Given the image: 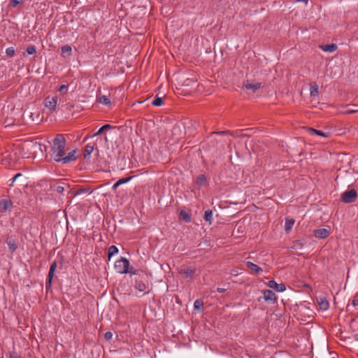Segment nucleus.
I'll use <instances>...</instances> for the list:
<instances>
[{
  "label": "nucleus",
  "instance_id": "obj_4",
  "mask_svg": "<svg viewBox=\"0 0 358 358\" xmlns=\"http://www.w3.org/2000/svg\"><path fill=\"white\" fill-rule=\"evenodd\" d=\"M357 197V193L355 189L344 192L341 196V201L345 203L355 202Z\"/></svg>",
  "mask_w": 358,
  "mask_h": 358
},
{
  "label": "nucleus",
  "instance_id": "obj_21",
  "mask_svg": "<svg viewBox=\"0 0 358 358\" xmlns=\"http://www.w3.org/2000/svg\"><path fill=\"white\" fill-rule=\"evenodd\" d=\"M305 241L303 240H296L293 242V245L292 246V248L294 250H301L303 248V245H305Z\"/></svg>",
  "mask_w": 358,
  "mask_h": 358
},
{
  "label": "nucleus",
  "instance_id": "obj_33",
  "mask_svg": "<svg viewBox=\"0 0 358 358\" xmlns=\"http://www.w3.org/2000/svg\"><path fill=\"white\" fill-rule=\"evenodd\" d=\"M132 178H133V176H129V177H127V178H121V179L118 180L117 181V182L118 185H121L122 184L128 182Z\"/></svg>",
  "mask_w": 358,
  "mask_h": 358
},
{
  "label": "nucleus",
  "instance_id": "obj_20",
  "mask_svg": "<svg viewBox=\"0 0 358 358\" xmlns=\"http://www.w3.org/2000/svg\"><path fill=\"white\" fill-rule=\"evenodd\" d=\"M322 50L324 52H333L336 50L337 45L334 43L330 45H326L321 47Z\"/></svg>",
  "mask_w": 358,
  "mask_h": 358
},
{
  "label": "nucleus",
  "instance_id": "obj_11",
  "mask_svg": "<svg viewBox=\"0 0 358 358\" xmlns=\"http://www.w3.org/2000/svg\"><path fill=\"white\" fill-rule=\"evenodd\" d=\"M76 152V150H73L71 151L70 152H69V154L67 155H64L62 158V161H61V162H62L63 164H68V163L75 161L77 159V157L75 155Z\"/></svg>",
  "mask_w": 358,
  "mask_h": 358
},
{
  "label": "nucleus",
  "instance_id": "obj_27",
  "mask_svg": "<svg viewBox=\"0 0 358 358\" xmlns=\"http://www.w3.org/2000/svg\"><path fill=\"white\" fill-rule=\"evenodd\" d=\"M196 183L199 186L206 185L207 184L206 177L203 174L199 175L196 179Z\"/></svg>",
  "mask_w": 358,
  "mask_h": 358
},
{
  "label": "nucleus",
  "instance_id": "obj_17",
  "mask_svg": "<svg viewBox=\"0 0 358 358\" xmlns=\"http://www.w3.org/2000/svg\"><path fill=\"white\" fill-rule=\"evenodd\" d=\"M319 303L320 308L323 310H327L329 307V301L324 298H320V300H317Z\"/></svg>",
  "mask_w": 358,
  "mask_h": 358
},
{
  "label": "nucleus",
  "instance_id": "obj_18",
  "mask_svg": "<svg viewBox=\"0 0 358 358\" xmlns=\"http://www.w3.org/2000/svg\"><path fill=\"white\" fill-rule=\"evenodd\" d=\"M346 110L343 112L344 114H352L358 112L357 105H347Z\"/></svg>",
  "mask_w": 358,
  "mask_h": 358
},
{
  "label": "nucleus",
  "instance_id": "obj_25",
  "mask_svg": "<svg viewBox=\"0 0 358 358\" xmlns=\"http://www.w3.org/2000/svg\"><path fill=\"white\" fill-rule=\"evenodd\" d=\"M203 219L209 224H211L213 222V211L211 210H206L204 213Z\"/></svg>",
  "mask_w": 358,
  "mask_h": 358
},
{
  "label": "nucleus",
  "instance_id": "obj_24",
  "mask_svg": "<svg viewBox=\"0 0 358 358\" xmlns=\"http://www.w3.org/2000/svg\"><path fill=\"white\" fill-rule=\"evenodd\" d=\"M94 148V145H87L85 148V150H84V157L85 158H87L88 157L90 156V155L92 154V152H93Z\"/></svg>",
  "mask_w": 358,
  "mask_h": 358
},
{
  "label": "nucleus",
  "instance_id": "obj_19",
  "mask_svg": "<svg viewBox=\"0 0 358 358\" xmlns=\"http://www.w3.org/2000/svg\"><path fill=\"white\" fill-rule=\"evenodd\" d=\"M61 52L63 57L69 56L71 55L72 48L70 45H65L62 47Z\"/></svg>",
  "mask_w": 358,
  "mask_h": 358
},
{
  "label": "nucleus",
  "instance_id": "obj_15",
  "mask_svg": "<svg viewBox=\"0 0 358 358\" xmlns=\"http://www.w3.org/2000/svg\"><path fill=\"white\" fill-rule=\"evenodd\" d=\"M319 87L315 82L310 83V94L311 96H317L319 94Z\"/></svg>",
  "mask_w": 358,
  "mask_h": 358
},
{
  "label": "nucleus",
  "instance_id": "obj_35",
  "mask_svg": "<svg viewBox=\"0 0 358 358\" xmlns=\"http://www.w3.org/2000/svg\"><path fill=\"white\" fill-rule=\"evenodd\" d=\"M29 55H34L36 52V48L34 45H29L26 50Z\"/></svg>",
  "mask_w": 358,
  "mask_h": 358
},
{
  "label": "nucleus",
  "instance_id": "obj_47",
  "mask_svg": "<svg viewBox=\"0 0 358 358\" xmlns=\"http://www.w3.org/2000/svg\"><path fill=\"white\" fill-rule=\"evenodd\" d=\"M217 291L218 292H225V291H226V289H224V288H220V287H218V288L217 289Z\"/></svg>",
  "mask_w": 358,
  "mask_h": 358
},
{
  "label": "nucleus",
  "instance_id": "obj_2",
  "mask_svg": "<svg viewBox=\"0 0 358 358\" xmlns=\"http://www.w3.org/2000/svg\"><path fill=\"white\" fill-rule=\"evenodd\" d=\"M135 288L140 292H145L148 288V276L145 273H142L136 278Z\"/></svg>",
  "mask_w": 358,
  "mask_h": 358
},
{
  "label": "nucleus",
  "instance_id": "obj_38",
  "mask_svg": "<svg viewBox=\"0 0 358 358\" xmlns=\"http://www.w3.org/2000/svg\"><path fill=\"white\" fill-rule=\"evenodd\" d=\"M52 278H50V277H48L46 283H45V289L47 291L50 290L52 287Z\"/></svg>",
  "mask_w": 358,
  "mask_h": 358
},
{
  "label": "nucleus",
  "instance_id": "obj_29",
  "mask_svg": "<svg viewBox=\"0 0 358 358\" xmlns=\"http://www.w3.org/2000/svg\"><path fill=\"white\" fill-rule=\"evenodd\" d=\"M99 103L103 104V105H106V106H108L110 104V99L108 98V96L106 95H102L99 98Z\"/></svg>",
  "mask_w": 358,
  "mask_h": 358
},
{
  "label": "nucleus",
  "instance_id": "obj_13",
  "mask_svg": "<svg viewBox=\"0 0 358 358\" xmlns=\"http://www.w3.org/2000/svg\"><path fill=\"white\" fill-rule=\"evenodd\" d=\"M264 299L266 301L275 302L276 300L275 293L270 289H266L264 291Z\"/></svg>",
  "mask_w": 358,
  "mask_h": 358
},
{
  "label": "nucleus",
  "instance_id": "obj_14",
  "mask_svg": "<svg viewBox=\"0 0 358 358\" xmlns=\"http://www.w3.org/2000/svg\"><path fill=\"white\" fill-rule=\"evenodd\" d=\"M179 219L189 223L192 221V215L187 211L182 210L179 214Z\"/></svg>",
  "mask_w": 358,
  "mask_h": 358
},
{
  "label": "nucleus",
  "instance_id": "obj_6",
  "mask_svg": "<svg viewBox=\"0 0 358 358\" xmlns=\"http://www.w3.org/2000/svg\"><path fill=\"white\" fill-rule=\"evenodd\" d=\"M6 243L8 246V250L10 252H14L17 249V239L15 236L8 235Z\"/></svg>",
  "mask_w": 358,
  "mask_h": 358
},
{
  "label": "nucleus",
  "instance_id": "obj_5",
  "mask_svg": "<svg viewBox=\"0 0 358 358\" xmlns=\"http://www.w3.org/2000/svg\"><path fill=\"white\" fill-rule=\"evenodd\" d=\"M57 103V96H47L44 100V106L47 108L51 113L55 111L56 106Z\"/></svg>",
  "mask_w": 358,
  "mask_h": 358
},
{
  "label": "nucleus",
  "instance_id": "obj_10",
  "mask_svg": "<svg viewBox=\"0 0 358 358\" xmlns=\"http://www.w3.org/2000/svg\"><path fill=\"white\" fill-rule=\"evenodd\" d=\"M330 235V230L322 228L314 231V236L317 238H326Z\"/></svg>",
  "mask_w": 358,
  "mask_h": 358
},
{
  "label": "nucleus",
  "instance_id": "obj_44",
  "mask_svg": "<svg viewBox=\"0 0 358 358\" xmlns=\"http://www.w3.org/2000/svg\"><path fill=\"white\" fill-rule=\"evenodd\" d=\"M22 175V173H17L12 179V183L10 184V185H13V183L17 180L18 179L19 177H21Z\"/></svg>",
  "mask_w": 358,
  "mask_h": 358
},
{
  "label": "nucleus",
  "instance_id": "obj_8",
  "mask_svg": "<svg viewBox=\"0 0 358 358\" xmlns=\"http://www.w3.org/2000/svg\"><path fill=\"white\" fill-rule=\"evenodd\" d=\"M267 285L275 289L276 292H282L286 289V286L284 283L278 284L275 280H269L267 283Z\"/></svg>",
  "mask_w": 358,
  "mask_h": 358
},
{
  "label": "nucleus",
  "instance_id": "obj_43",
  "mask_svg": "<svg viewBox=\"0 0 358 358\" xmlns=\"http://www.w3.org/2000/svg\"><path fill=\"white\" fill-rule=\"evenodd\" d=\"M55 190L58 192V193H63L65 190V188L64 187L62 186V185H58L56 187V189Z\"/></svg>",
  "mask_w": 358,
  "mask_h": 358
},
{
  "label": "nucleus",
  "instance_id": "obj_36",
  "mask_svg": "<svg viewBox=\"0 0 358 358\" xmlns=\"http://www.w3.org/2000/svg\"><path fill=\"white\" fill-rule=\"evenodd\" d=\"M24 2V0H10V5L13 7H16L19 4Z\"/></svg>",
  "mask_w": 358,
  "mask_h": 358
},
{
  "label": "nucleus",
  "instance_id": "obj_42",
  "mask_svg": "<svg viewBox=\"0 0 358 358\" xmlns=\"http://www.w3.org/2000/svg\"><path fill=\"white\" fill-rule=\"evenodd\" d=\"M8 358H22V357L17 352H13L9 353Z\"/></svg>",
  "mask_w": 358,
  "mask_h": 358
},
{
  "label": "nucleus",
  "instance_id": "obj_32",
  "mask_svg": "<svg viewBox=\"0 0 358 358\" xmlns=\"http://www.w3.org/2000/svg\"><path fill=\"white\" fill-rule=\"evenodd\" d=\"M164 101L162 97L157 96L152 102L153 106H160L163 104Z\"/></svg>",
  "mask_w": 358,
  "mask_h": 358
},
{
  "label": "nucleus",
  "instance_id": "obj_9",
  "mask_svg": "<svg viewBox=\"0 0 358 358\" xmlns=\"http://www.w3.org/2000/svg\"><path fill=\"white\" fill-rule=\"evenodd\" d=\"M243 87L247 90H250L255 92L262 87V83L259 82L251 83L248 80L243 83Z\"/></svg>",
  "mask_w": 358,
  "mask_h": 358
},
{
  "label": "nucleus",
  "instance_id": "obj_45",
  "mask_svg": "<svg viewBox=\"0 0 358 358\" xmlns=\"http://www.w3.org/2000/svg\"><path fill=\"white\" fill-rule=\"evenodd\" d=\"M352 304L353 306L356 307L358 306V298L355 296L352 301Z\"/></svg>",
  "mask_w": 358,
  "mask_h": 358
},
{
  "label": "nucleus",
  "instance_id": "obj_39",
  "mask_svg": "<svg viewBox=\"0 0 358 358\" xmlns=\"http://www.w3.org/2000/svg\"><path fill=\"white\" fill-rule=\"evenodd\" d=\"M213 134H220V135L231 134V133L229 131H215V132L211 133L210 136H212Z\"/></svg>",
  "mask_w": 358,
  "mask_h": 358
},
{
  "label": "nucleus",
  "instance_id": "obj_48",
  "mask_svg": "<svg viewBox=\"0 0 358 358\" xmlns=\"http://www.w3.org/2000/svg\"><path fill=\"white\" fill-rule=\"evenodd\" d=\"M298 2H303L306 4H308V0H296Z\"/></svg>",
  "mask_w": 358,
  "mask_h": 358
},
{
  "label": "nucleus",
  "instance_id": "obj_22",
  "mask_svg": "<svg viewBox=\"0 0 358 358\" xmlns=\"http://www.w3.org/2000/svg\"><path fill=\"white\" fill-rule=\"evenodd\" d=\"M118 253V248L115 245H111L108 248V260L110 259V258Z\"/></svg>",
  "mask_w": 358,
  "mask_h": 358
},
{
  "label": "nucleus",
  "instance_id": "obj_16",
  "mask_svg": "<svg viewBox=\"0 0 358 358\" xmlns=\"http://www.w3.org/2000/svg\"><path fill=\"white\" fill-rule=\"evenodd\" d=\"M247 266L252 271H253L256 273H259L260 272H262V271H263L262 268L261 267H259L258 265H257L252 262H247Z\"/></svg>",
  "mask_w": 358,
  "mask_h": 358
},
{
  "label": "nucleus",
  "instance_id": "obj_3",
  "mask_svg": "<svg viewBox=\"0 0 358 358\" xmlns=\"http://www.w3.org/2000/svg\"><path fill=\"white\" fill-rule=\"evenodd\" d=\"M129 262L125 257H121L115 263V268L116 271L120 274H126L128 273V267L129 266Z\"/></svg>",
  "mask_w": 358,
  "mask_h": 358
},
{
  "label": "nucleus",
  "instance_id": "obj_1",
  "mask_svg": "<svg viewBox=\"0 0 358 358\" xmlns=\"http://www.w3.org/2000/svg\"><path fill=\"white\" fill-rule=\"evenodd\" d=\"M66 141L63 134H57L53 139L50 150L51 157L57 162H61L65 155L64 149Z\"/></svg>",
  "mask_w": 358,
  "mask_h": 358
},
{
  "label": "nucleus",
  "instance_id": "obj_28",
  "mask_svg": "<svg viewBox=\"0 0 358 358\" xmlns=\"http://www.w3.org/2000/svg\"><path fill=\"white\" fill-rule=\"evenodd\" d=\"M113 128V126H111L110 124H104L103 126H102L99 129V131L95 133L93 136H98V135H100L104 131L106 130H108V129H110Z\"/></svg>",
  "mask_w": 358,
  "mask_h": 358
},
{
  "label": "nucleus",
  "instance_id": "obj_31",
  "mask_svg": "<svg viewBox=\"0 0 358 358\" xmlns=\"http://www.w3.org/2000/svg\"><path fill=\"white\" fill-rule=\"evenodd\" d=\"M294 224V220L293 219L286 220L285 224V231H289L292 228Z\"/></svg>",
  "mask_w": 358,
  "mask_h": 358
},
{
  "label": "nucleus",
  "instance_id": "obj_37",
  "mask_svg": "<svg viewBox=\"0 0 358 358\" xmlns=\"http://www.w3.org/2000/svg\"><path fill=\"white\" fill-rule=\"evenodd\" d=\"M130 273L131 275H141L139 273H138V271L137 270H135L133 267H128V273Z\"/></svg>",
  "mask_w": 358,
  "mask_h": 358
},
{
  "label": "nucleus",
  "instance_id": "obj_26",
  "mask_svg": "<svg viewBox=\"0 0 358 358\" xmlns=\"http://www.w3.org/2000/svg\"><path fill=\"white\" fill-rule=\"evenodd\" d=\"M308 131H309V134H317L318 136H323V137H327L328 136V134H326L320 130H317L315 129H313V128H309L308 129Z\"/></svg>",
  "mask_w": 358,
  "mask_h": 358
},
{
  "label": "nucleus",
  "instance_id": "obj_46",
  "mask_svg": "<svg viewBox=\"0 0 358 358\" xmlns=\"http://www.w3.org/2000/svg\"><path fill=\"white\" fill-rule=\"evenodd\" d=\"M119 186L120 185L116 182L112 187L113 190L115 191Z\"/></svg>",
  "mask_w": 358,
  "mask_h": 358
},
{
  "label": "nucleus",
  "instance_id": "obj_23",
  "mask_svg": "<svg viewBox=\"0 0 358 358\" xmlns=\"http://www.w3.org/2000/svg\"><path fill=\"white\" fill-rule=\"evenodd\" d=\"M57 266V261L55 260L50 265L48 277H50V278H53Z\"/></svg>",
  "mask_w": 358,
  "mask_h": 358
},
{
  "label": "nucleus",
  "instance_id": "obj_12",
  "mask_svg": "<svg viewBox=\"0 0 358 358\" xmlns=\"http://www.w3.org/2000/svg\"><path fill=\"white\" fill-rule=\"evenodd\" d=\"M196 273V269L192 267H184L180 270V273L184 275L186 278H191Z\"/></svg>",
  "mask_w": 358,
  "mask_h": 358
},
{
  "label": "nucleus",
  "instance_id": "obj_34",
  "mask_svg": "<svg viewBox=\"0 0 358 358\" xmlns=\"http://www.w3.org/2000/svg\"><path fill=\"white\" fill-rule=\"evenodd\" d=\"M6 53L8 57H13L15 55V49L13 47H9L6 48Z\"/></svg>",
  "mask_w": 358,
  "mask_h": 358
},
{
  "label": "nucleus",
  "instance_id": "obj_7",
  "mask_svg": "<svg viewBox=\"0 0 358 358\" xmlns=\"http://www.w3.org/2000/svg\"><path fill=\"white\" fill-rule=\"evenodd\" d=\"M13 207V202L10 199L0 200V213H6L10 211Z\"/></svg>",
  "mask_w": 358,
  "mask_h": 358
},
{
  "label": "nucleus",
  "instance_id": "obj_30",
  "mask_svg": "<svg viewBox=\"0 0 358 358\" xmlns=\"http://www.w3.org/2000/svg\"><path fill=\"white\" fill-rule=\"evenodd\" d=\"M194 308L199 311L203 309V302L201 299H196L194 303Z\"/></svg>",
  "mask_w": 358,
  "mask_h": 358
},
{
  "label": "nucleus",
  "instance_id": "obj_41",
  "mask_svg": "<svg viewBox=\"0 0 358 358\" xmlns=\"http://www.w3.org/2000/svg\"><path fill=\"white\" fill-rule=\"evenodd\" d=\"M113 337V334L112 332L110 331H107L104 334V338L106 340V341H110L111 340Z\"/></svg>",
  "mask_w": 358,
  "mask_h": 358
},
{
  "label": "nucleus",
  "instance_id": "obj_40",
  "mask_svg": "<svg viewBox=\"0 0 358 358\" xmlns=\"http://www.w3.org/2000/svg\"><path fill=\"white\" fill-rule=\"evenodd\" d=\"M67 89H68V85H62L59 87V90H59L60 92H62V93L65 94V93H66V92H67Z\"/></svg>",
  "mask_w": 358,
  "mask_h": 358
}]
</instances>
